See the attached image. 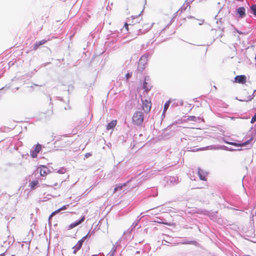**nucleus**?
<instances>
[{"mask_svg": "<svg viewBox=\"0 0 256 256\" xmlns=\"http://www.w3.org/2000/svg\"><path fill=\"white\" fill-rule=\"evenodd\" d=\"M117 124L116 120H112L110 123H108L106 126V130H109L111 129H113Z\"/></svg>", "mask_w": 256, "mask_h": 256, "instance_id": "14", "label": "nucleus"}, {"mask_svg": "<svg viewBox=\"0 0 256 256\" xmlns=\"http://www.w3.org/2000/svg\"><path fill=\"white\" fill-rule=\"evenodd\" d=\"M116 246H113V247L112 248V250L108 254H110V256H114L116 252Z\"/></svg>", "mask_w": 256, "mask_h": 256, "instance_id": "21", "label": "nucleus"}, {"mask_svg": "<svg viewBox=\"0 0 256 256\" xmlns=\"http://www.w3.org/2000/svg\"><path fill=\"white\" fill-rule=\"evenodd\" d=\"M129 20H131V22L129 24L130 26H136V28L138 29L140 32L142 34L146 32L150 29L149 24L144 22L142 16L140 15L134 17L132 16Z\"/></svg>", "mask_w": 256, "mask_h": 256, "instance_id": "1", "label": "nucleus"}, {"mask_svg": "<svg viewBox=\"0 0 256 256\" xmlns=\"http://www.w3.org/2000/svg\"><path fill=\"white\" fill-rule=\"evenodd\" d=\"M47 42L46 40H42L39 42H36L34 46V50H36L40 46L46 44Z\"/></svg>", "mask_w": 256, "mask_h": 256, "instance_id": "15", "label": "nucleus"}, {"mask_svg": "<svg viewBox=\"0 0 256 256\" xmlns=\"http://www.w3.org/2000/svg\"><path fill=\"white\" fill-rule=\"evenodd\" d=\"M64 180L58 172H54L48 178L46 186L50 187H60Z\"/></svg>", "mask_w": 256, "mask_h": 256, "instance_id": "2", "label": "nucleus"}, {"mask_svg": "<svg viewBox=\"0 0 256 256\" xmlns=\"http://www.w3.org/2000/svg\"><path fill=\"white\" fill-rule=\"evenodd\" d=\"M246 10L244 7H240L238 8L237 12L240 18H242L246 16Z\"/></svg>", "mask_w": 256, "mask_h": 256, "instance_id": "13", "label": "nucleus"}, {"mask_svg": "<svg viewBox=\"0 0 256 256\" xmlns=\"http://www.w3.org/2000/svg\"><path fill=\"white\" fill-rule=\"evenodd\" d=\"M92 256H97V255H93Z\"/></svg>", "mask_w": 256, "mask_h": 256, "instance_id": "32", "label": "nucleus"}, {"mask_svg": "<svg viewBox=\"0 0 256 256\" xmlns=\"http://www.w3.org/2000/svg\"><path fill=\"white\" fill-rule=\"evenodd\" d=\"M67 142H68V141L67 142L64 141L62 139L60 138V139L57 140L55 142V144L56 145H61L60 147L62 148V147H65L67 145V144H66Z\"/></svg>", "mask_w": 256, "mask_h": 256, "instance_id": "17", "label": "nucleus"}, {"mask_svg": "<svg viewBox=\"0 0 256 256\" xmlns=\"http://www.w3.org/2000/svg\"><path fill=\"white\" fill-rule=\"evenodd\" d=\"M84 220H85V216H82V218L78 221L76 222H72L71 224H70L68 226V230H71V229L76 227V226H78V225L80 224L82 222H84Z\"/></svg>", "mask_w": 256, "mask_h": 256, "instance_id": "10", "label": "nucleus"}, {"mask_svg": "<svg viewBox=\"0 0 256 256\" xmlns=\"http://www.w3.org/2000/svg\"><path fill=\"white\" fill-rule=\"evenodd\" d=\"M38 168L40 169V174L42 176H46L48 174L50 173V170L48 168L44 166H40Z\"/></svg>", "mask_w": 256, "mask_h": 256, "instance_id": "7", "label": "nucleus"}, {"mask_svg": "<svg viewBox=\"0 0 256 256\" xmlns=\"http://www.w3.org/2000/svg\"><path fill=\"white\" fill-rule=\"evenodd\" d=\"M146 78L143 84L142 88L144 90V91L146 92H147L151 89L152 86H150V84H148L147 82H146Z\"/></svg>", "mask_w": 256, "mask_h": 256, "instance_id": "16", "label": "nucleus"}, {"mask_svg": "<svg viewBox=\"0 0 256 256\" xmlns=\"http://www.w3.org/2000/svg\"><path fill=\"white\" fill-rule=\"evenodd\" d=\"M66 172V170L64 168H62L60 170L56 172H58L60 174H64Z\"/></svg>", "mask_w": 256, "mask_h": 256, "instance_id": "26", "label": "nucleus"}, {"mask_svg": "<svg viewBox=\"0 0 256 256\" xmlns=\"http://www.w3.org/2000/svg\"><path fill=\"white\" fill-rule=\"evenodd\" d=\"M60 212V210L58 209V210L54 211V212H52L51 214L50 215V216H49V219L50 220L54 216L55 214H56Z\"/></svg>", "mask_w": 256, "mask_h": 256, "instance_id": "24", "label": "nucleus"}, {"mask_svg": "<svg viewBox=\"0 0 256 256\" xmlns=\"http://www.w3.org/2000/svg\"><path fill=\"white\" fill-rule=\"evenodd\" d=\"M38 184V180H33L30 182V186L32 189H34Z\"/></svg>", "mask_w": 256, "mask_h": 256, "instance_id": "20", "label": "nucleus"}, {"mask_svg": "<svg viewBox=\"0 0 256 256\" xmlns=\"http://www.w3.org/2000/svg\"><path fill=\"white\" fill-rule=\"evenodd\" d=\"M208 173L206 172H204L200 168H198V175L199 176L200 178L202 180H206V176Z\"/></svg>", "mask_w": 256, "mask_h": 256, "instance_id": "9", "label": "nucleus"}, {"mask_svg": "<svg viewBox=\"0 0 256 256\" xmlns=\"http://www.w3.org/2000/svg\"><path fill=\"white\" fill-rule=\"evenodd\" d=\"M188 8H189V9L190 8V6L188 2H185L182 8H180V10H181V12H182L183 10H185Z\"/></svg>", "mask_w": 256, "mask_h": 256, "instance_id": "19", "label": "nucleus"}, {"mask_svg": "<svg viewBox=\"0 0 256 256\" xmlns=\"http://www.w3.org/2000/svg\"><path fill=\"white\" fill-rule=\"evenodd\" d=\"M172 102V99H170L168 102H166L165 103V104L164 105L163 113H165L166 112V111L167 110L170 106V103Z\"/></svg>", "mask_w": 256, "mask_h": 256, "instance_id": "18", "label": "nucleus"}, {"mask_svg": "<svg viewBox=\"0 0 256 256\" xmlns=\"http://www.w3.org/2000/svg\"><path fill=\"white\" fill-rule=\"evenodd\" d=\"M128 25L130 24H128V23H125L124 24V27L125 28L126 31L128 30Z\"/></svg>", "mask_w": 256, "mask_h": 256, "instance_id": "27", "label": "nucleus"}, {"mask_svg": "<svg viewBox=\"0 0 256 256\" xmlns=\"http://www.w3.org/2000/svg\"><path fill=\"white\" fill-rule=\"evenodd\" d=\"M251 140H252V138L247 140L246 142L242 143V144H238V143L233 142H227V144H230L234 146H244L247 144H248L250 143V142H251Z\"/></svg>", "mask_w": 256, "mask_h": 256, "instance_id": "12", "label": "nucleus"}, {"mask_svg": "<svg viewBox=\"0 0 256 256\" xmlns=\"http://www.w3.org/2000/svg\"><path fill=\"white\" fill-rule=\"evenodd\" d=\"M144 119V114L142 112L136 111L132 116V122L134 125L140 126L142 124Z\"/></svg>", "mask_w": 256, "mask_h": 256, "instance_id": "3", "label": "nucleus"}, {"mask_svg": "<svg viewBox=\"0 0 256 256\" xmlns=\"http://www.w3.org/2000/svg\"><path fill=\"white\" fill-rule=\"evenodd\" d=\"M87 236L88 235L82 238L79 241H78L77 244L74 246L72 247L73 254H76L77 252L81 248L82 244L86 240Z\"/></svg>", "mask_w": 256, "mask_h": 256, "instance_id": "5", "label": "nucleus"}, {"mask_svg": "<svg viewBox=\"0 0 256 256\" xmlns=\"http://www.w3.org/2000/svg\"><path fill=\"white\" fill-rule=\"evenodd\" d=\"M90 156H92V154L90 152H88V153L86 154H85V157L86 158H88Z\"/></svg>", "mask_w": 256, "mask_h": 256, "instance_id": "28", "label": "nucleus"}, {"mask_svg": "<svg viewBox=\"0 0 256 256\" xmlns=\"http://www.w3.org/2000/svg\"><path fill=\"white\" fill-rule=\"evenodd\" d=\"M234 82L241 84H245L246 82V77L244 75L237 76L234 78Z\"/></svg>", "mask_w": 256, "mask_h": 256, "instance_id": "6", "label": "nucleus"}, {"mask_svg": "<svg viewBox=\"0 0 256 256\" xmlns=\"http://www.w3.org/2000/svg\"><path fill=\"white\" fill-rule=\"evenodd\" d=\"M162 223H163L164 224H166V225L170 226V224H168V223H167V222H162Z\"/></svg>", "mask_w": 256, "mask_h": 256, "instance_id": "31", "label": "nucleus"}, {"mask_svg": "<svg viewBox=\"0 0 256 256\" xmlns=\"http://www.w3.org/2000/svg\"><path fill=\"white\" fill-rule=\"evenodd\" d=\"M130 76H131V74H130L129 73L127 74H126V78L127 80H128Z\"/></svg>", "mask_w": 256, "mask_h": 256, "instance_id": "30", "label": "nucleus"}, {"mask_svg": "<svg viewBox=\"0 0 256 256\" xmlns=\"http://www.w3.org/2000/svg\"><path fill=\"white\" fill-rule=\"evenodd\" d=\"M142 102V108L144 112L146 113H148L150 112L152 108V102L150 98L148 97L145 100L141 98Z\"/></svg>", "mask_w": 256, "mask_h": 256, "instance_id": "4", "label": "nucleus"}, {"mask_svg": "<svg viewBox=\"0 0 256 256\" xmlns=\"http://www.w3.org/2000/svg\"><path fill=\"white\" fill-rule=\"evenodd\" d=\"M189 121H196L197 118L195 116H190L188 117V119Z\"/></svg>", "mask_w": 256, "mask_h": 256, "instance_id": "25", "label": "nucleus"}, {"mask_svg": "<svg viewBox=\"0 0 256 256\" xmlns=\"http://www.w3.org/2000/svg\"><path fill=\"white\" fill-rule=\"evenodd\" d=\"M122 185L116 186V187L114 188L113 193L114 194V193L116 192L118 190H122Z\"/></svg>", "mask_w": 256, "mask_h": 256, "instance_id": "23", "label": "nucleus"}, {"mask_svg": "<svg viewBox=\"0 0 256 256\" xmlns=\"http://www.w3.org/2000/svg\"><path fill=\"white\" fill-rule=\"evenodd\" d=\"M42 146L40 144H38L34 147V150L31 152L30 155L32 158H35L38 156V154L40 151Z\"/></svg>", "mask_w": 256, "mask_h": 256, "instance_id": "8", "label": "nucleus"}, {"mask_svg": "<svg viewBox=\"0 0 256 256\" xmlns=\"http://www.w3.org/2000/svg\"><path fill=\"white\" fill-rule=\"evenodd\" d=\"M66 209V206H64L61 208H59V210H60V211L62 210H65Z\"/></svg>", "mask_w": 256, "mask_h": 256, "instance_id": "29", "label": "nucleus"}, {"mask_svg": "<svg viewBox=\"0 0 256 256\" xmlns=\"http://www.w3.org/2000/svg\"><path fill=\"white\" fill-rule=\"evenodd\" d=\"M146 62H147L146 57L144 56H142L140 58L139 60V62H138V67H140V66H142L141 68L143 70L144 68V66L146 64Z\"/></svg>", "mask_w": 256, "mask_h": 256, "instance_id": "11", "label": "nucleus"}, {"mask_svg": "<svg viewBox=\"0 0 256 256\" xmlns=\"http://www.w3.org/2000/svg\"><path fill=\"white\" fill-rule=\"evenodd\" d=\"M251 12L256 16V4L252 5L250 7Z\"/></svg>", "mask_w": 256, "mask_h": 256, "instance_id": "22", "label": "nucleus"}]
</instances>
